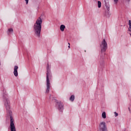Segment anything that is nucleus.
I'll use <instances>...</instances> for the list:
<instances>
[{"mask_svg":"<svg viewBox=\"0 0 131 131\" xmlns=\"http://www.w3.org/2000/svg\"><path fill=\"white\" fill-rule=\"evenodd\" d=\"M42 24V19L41 17H38L36 20L34 25L33 29L35 32V35L37 37H40V32H41V24Z\"/></svg>","mask_w":131,"mask_h":131,"instance_id":"obj_1","label":"nucleus"},{"mask_svg":"<svg viewBox=\"0 0 131 131\" xmlns=\"http://www.w3.org/2000/svg\"><path fill=\"white\" fill-rule=\"evenodd\" d=\"M52 78V74H51V71L49 69V64H48L47 72L46 76V82H47V89L46 93H49L50 92V88H51V83L50 82V79Z\"/></svg>","mask_w":131,"mask_h":131,"instance_id":"obj_2","label":"nucleus"},{"mask_svg":"<svg viewBox=\"0 0 131 131\" xmlns=\"http://www.w3.org/2000/svg\"><path fill=\"white\" fill-rule=\"evenodd\" d=\"M7 111H8V113L10 116V130L16 131L15 124H14V119L13 118V117H12V111H10V110H7Z\"/></svg>","mask_w":131,"mask_h":131,"instance_id":"obj_3","label":"nucleus"},{"mask_svg":"<svg viewBox=\"0 0 131 131\" xmlns=\"http://www.w3.org/2000/svg\"><path fill=\"white\" fill-rule=\"evenodd\" d=\"M100 48L101 49V52L102 53H105L106 52V50H107L108 48V46L107 45V42H106V40L105 39H104L101 43L100 44Z\"/></svg>","mask_w":131,"mask_h":131,"instance_id":"obj_4","label":"nucleus"},{"mask_svg":"<svg viewBox=\"0 0 131 131\" xmlns=\"http://www.w3.org/2000/svg\"><path fill=\"white\" fill-rule=\"evenodd\" d=\"M99 131H108L107 130V125L105 122H102L99 124Z\"/></svg>","mask_w":131,"mask_h":131,"instance_id":"obj_5","label":"nucleus"},{"mask_svg":"<svg viewBox=\"0 0 131 131\" xmlns=\"http://www.w3.org/2000/svg\"><path fill=\"white\" fill-rule=\"evenodd\" d=\"M5 106L6 108V110H10V101L6 100L5 103Z\"/></svg>","mask_w":131,"mask_h":131,"instance_id":"obj_6","label":"nucleus"},{"mask_svg":"<svg viewBox=\"0 0 131 131\" xmlns=\"http://www.w3.org/2000/svg\"><path fill=\"white\" fill-rule=\"evenodd\" d=\"M57 106H58V109L60 112H62L63 111V109L64 108L63 107V103L61 102L57 103Z\"/></svg>","mask_w":131,"mask_h":131,"instance_id":"obj_7","label":"nucleus"},{"mask_svg":"<svg viewBox=\"0 0 131 131\" xmlns=\"http://www.w3.org/2000/svg\"><path fill=\"white\" fill-rule=\"evenodd\" d=\"M18 66H14V72H13V73H14V75L16 77L18 76Z\"/></svg>","mask_w":131,"mask_h":131,"instance_id":"obj_8","label":"nucleus"},{"mask_svg":"<svg viewBox=\"0 0 131 131\" xmlns=\"http://www.w3.org/2000/svg\"><path fill=\"white\" fill-rule=\"evenodd\" d=\"M65 28H66L65 25H61L60 26V29L61 31H64V30L65 29Z\"/></svg>","mask_w":131,"mask_h":131,"instance_id":"obj_9","label":"nucleus"},{"mask_svg":"<svg viewBox=\"0 0 131 131\" xmlns=\"http://www.w3.org/2000/svg\"><path fill=\"white\" fill-rule=\"evenodd\" d=\"M102 117L104 119H105V118H106V113L105 112L102 113Z\"/></svg>","mask_w":131,"mask_h":131,"instance_id":"obj_10","label":"nucleus"},{"mask_svg":"<svg viewBox=\"0 0 131 131\" xmlns=\"http://www.w3.org/2000/svg\"><path fill=\"white\" fill-rule=\"evenodd\" d=\"M74 99H75V97L74 95H72L71 96V97L70 98V101H71L72 102H73V101H74Z\"/></svg>","mask_w":131,"mask_h":131,"instance_id":"obj_11","label":"nucleus"},{"mask_svg":"<svg viewBox=\"0 0 131 131\" xmlns=\"http://www.w3.org/2000/svg\"><path fill=\"white\" fill-rule=\"evenodd\" d=\"M101 2L98 1V8H101Z\"/></svg>","mask_w":131,"mask_h":131,"instance_id":"obj_12","label":"nucleus"},{"mask_svg":"<svg viewBox=\"0 0 131 131\" xmlns=\"http://www.w3.org/2000/svg\"><path fill=\"white\" fill-rule=\"evenodd\" d=\"M8 32H13V29H8Z\"/></svg>","mask_w":131,"mask_h":131,"instance_id":"obj_13","label":"nucleus"},{"mask_svg":"<svg viewBox=\"0 0 131 131\" xmlns=\"http://www.w3.org/2000/svg\"><path fill=\"white\" fill-rule=\"evenodd\" d=\"M114 2L115 4H117V3H118V0H114Z\"/></svg>","mask_w":131,"mask_h":131,"instance_id":"obj_14","label":"nucleus"},{"mask_svg":"<svg viewBox=\"0 0 131 131\" xmlns=\"http://www.w3.org/2000/svg\"><path fill=\"white\" fill-rule=\"evenodd\" d=\"M26 4L28 5V2H29V0H25Z\"/></svg>","mask_w":131,"mask_h":131,"instance_id":"obj_15","label":"nucleus"},{"mask_svg":"<svg viewBox=\"0 0 131 131\" xmlns=\"http://www.w3.org/2000/svg\"><path fill=\"white\" fill-rule=\"evenodd\" d=\"M115 116H118V114L116 112H115Z\"/></svg>","mask_w":131,"mask_h":131,"instance_id":"obj_16","label":"nucleus"},{"mask_svg":"<svg viewBox=\"0 0 131 131\" xmlns=\"http://www.w3.org/2000/svg\"><path fill=\"white\" fill-rule=\"evenodd\" d=\"M106 8H107V10L108 11H109V7L106 6Z\"/></svg>","mask_w":131,"mask_h":131,"instance_id":"obj_17","label":"nucleus"},{"mask_svg":"<svg viewBox=\"0 0 131 131\" xmlns=\"http://www.w3.org/2000/svg\"><path fill=\"white\" fill-rule=\"evenodd\" d=\"M69 45L70 46H68V48H69V49H70V43H69Z\"/></svg>","mask_w":131,"mask_h":131,"instance_id":"obj_18","label":"nucleus"}]
</instances>
